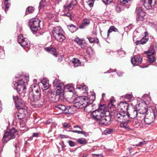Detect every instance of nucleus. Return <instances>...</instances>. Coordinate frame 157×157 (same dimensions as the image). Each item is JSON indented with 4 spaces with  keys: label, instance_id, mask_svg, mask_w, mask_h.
I'll return each mask as SVG.
<instances>
[{
    "label": "nucleus",
    "instance_id": "f257e3e1",
    "mask_svg": "<svg viewBox=\"0 0 157 157\" xmlns=\"http://www.w3.org/2000/svg\"><path fill=\"white\" fill-rule=\"evenodd\" d=\"M40 89L39 86L36 84L32 85L29 90V100L32 105L40 107L42 105L44 101L41 97Z\"/></svg>",
    "mask_w": 157,
    "mask_h": 157
},
{
    "label": "nucleus",
    "instance_id": "f03ea898",
    "mask_svg": "<svg viewBox=\"0 0 157 157\" xmlns=\"http://www.w3.org/2000/svg\"><path fill=\"white\" fill-rule=\"evenodd\" d=\"M53 85L54 89L50 95V101L56 102L59 99L62 100L64 98V93H63L64 84L60 83L58 79H55L53 82Z\"/></svg>",
    "mask_w": 157,
    "mask_h": 157
},
{
    "label": "nucleus",
    "instance_id": "7ed1b4c3",
    "mask_svg": "<svg viewBox=\"0 0 157 157\" xmlns=\"http://www.w3.org/2000/svg\"><path fill=\"white\" fill-rule=\"evenodd\" d=\"M29 81L27 77L21 76L18 79H16L13 82L14 89H16L17 93L24 97L26 92V84Z\"/></svg>",
    "mask_w": 157,
    "mask_h": 157
},
{
    "label": "nucleus",
    "instance_id": "20e7f679",
    "mask_svg": "<svg viewBox=\"0 0 157 157\" xmlns=\"http://www.w3.org/2000/svg\"><path fill=\"white\" fill-rule=\"evenodd\" d=\"M52 33L55 40L59 42H62L65 39L64 31L60 26L54 27Z\"/></svg>",
    "mask_w": 157,
    "mask_h": 157
},
{
    "label": "nucleus",
    "instance_id": "39448f33",
    "mask_svg": "<svg viewBox=\"0 0 157 157\" xmlns=\"http://www.w3.org/2000/svg\"><path fill=\"white\" fill-rule=\"evenodd\" d=\"M74 102L75 107L78 109H82L89 105L90 100L86 96L80 97L76 98Z\"/></svg>",
    "mask_w": 157,
    "mask_h": 157
},
{
    "label": "nucleus",
    "instance_id": "423d86ee",
    "mask_svg": "<svg viewBox=\"0 0 157 157\" xmlns=\"http://www.w3.org/2000/svg\"><path fill=\"white\" fill-rule=\"evenodd\" d=\"M17 134V131L14 128H12L5 133L2 141L4 143H6L10 140L14 138Z\"/></svg>",
    "mask_w": 157,
    "mask_h": 157
},
{
    "label": "nucleus",
    "instance_id": "0eeeda50",
    "mask_svg": "<svg viewBox=\"0 0 157 157\" xmlns=\"http://www.w3.org/2000/svg\"><path fill=\"white\" fill-rule=\"evenodd\" d=\"M103 105L100 106L96 110L94 111L92 113L93 118L99 121L105 115V111L103 108Z\"/></svg>",
    "mask_w": 157,
    "mask_h": 157
},
{
    "label": "nucleus",
    "instance_id": "6e6552de",
    "mask_svg": "<svg viewBox=\"0 0 157 157\" xmlns=\"http://www.w3.org/2000/svg\"><path fill=\"white\" fill-rule=\"evenodd\" d=\"M41 21L37 18L31 19L29 21V26L32 31L33 32H36L40 29V22Z\"/></svg>",
    "mask_w": 157,
    "mask_h": 157
},
{
    "label": "nucleus",
    "instance_id": "1a4fd4ad",
    "mask_svg": "<svg viewBox=\"0 0 157 157\" xmlns=\"http://www.w3.org/2000/svg\"><path fill=\"white\" fill-rule=\"evenodd\" d=\"M114 116L115 120L119 121H123L128 118L127 113L121 111L114 113Z\"/></svg>",
    "mask_w": 157,
    "mask_h": 157
},
{
    "label": "nucleus",
    "instance_id": "9d476101",
    "mask_svg": "<svg viewBox=\"0 0 157 157\" xmlns=\"http://www.w3.org/2000/svg\"><path fill=\"white\" fill-rule=\"evenodd\" d=\"M17 41L19 44L24 48H28L30 46V41L27 38H24L22 34H21L18 36Z\"/></svg>",
    "mask_w": 157,
    "mask_h": 157
},
{
    "label": "nucleus",
    "instance_id": "9b49d317",
    "mask_svg": "<svg viewBox=\"0 0 157 157\" xmlns=\"http://www.w3.org/2000/svg\"><path fill=\"white\" fill-rule=\"evenodd\" d=\"M136 21H143L144 19V17L146 15V13L143 10L142 8L137 7L136 9Z\"/></svg>",
    "mask_w": 157,
    "mask_h": 157
},
{
    "label": "nucleus",
    "instance_id": "f8f14e48",
    "mask_svg": "<svg viewBox=\"0 0 157 157\" xmlns=\"http://www.w3.org/2000/svg\"><path fill=\"white\" fill-rule=\"evenodd\" d=\"M145 103L144 102H141L136 105L135 108L138 113L144 114L147 111V109Z\"/></svg>",
    "mask_w": 157,
    "mask_h": 157
},
{
    "label": "nucleus",
    "instance_id": "ddd939ff",
    "mask_svg": "<svg viewBox=\"0 0 157 157\" xmlns=\"http://www.w3.org/2000/svg\"><path fill=\"white\" fill-rule=\"evenodd\" d=\"M155 0H145L144 6L147 10L153 9L155 6Z\"/></svg>",
    "mask_w": 157,
    "mask_h": 157
},
{
    "label": "nucleus",
    "instance_id": "4468645a",
    "mask_svg": "<svg viewBox=\"0 0 157 157\" xmlns=\"http://www.w3.org/2000/svg\"><path fill=\"white\" fill-rule=\"evenodd\" d=\"M54 108L58 109L59 110L65 111L66 114H71V108L70 107H66L63 105H55Z\"/></svg>",
    "mask_w": 157,
    "mask_h": 157
},
{
    "label": "nucleus",
    "instance_id": "2eb2a0df",
    "mask_svg": "<svg viewBox=\"0 0 157 157\" xmlns=\"http://www.w3.org/2000/svg\"><path fill=\"white\" fill-rule=\"evenodd\" d=\"M67 2H69L68 5L64 6H63L64 10L66 12H68L69 10H72L74 6L76 4L75 0H67Z\"/></svg>",
    "mask_w": 157,
    "mask_h": 157
},
{
    "label": "nucleus",
    "instance_id": "dca6fc26",
    "mask_svg": "<svg viewBox=\"0 0 157 157\" xmlns=\"http://www.w3.org/2000/svg\"><path fill=\"white\" fill-rule=\"evenodd\" d=\"M41 83L43 85L42 88L43 90L45 93H48L47 95L48 94V92H49L48 89L49 87L48 80L46 78H44L41 81Z\"/></svg>",
    "mask_w": 157,
    "mask_h": 157
},
{
    "label": "nucleus",
    "instance_id": "f3484780",
    "mask_svg": "<svg viewBox=\"0 0 157 157\" xmlns=\"http://www.w3.org/2000/svg\"><path fill=\"white\" fill-rule=\"evenodd\" d=\"M111 118L110 116H106L105 115L99 121L100 124H104L107 125L111 123Z\"/></svg>",
    "mask_w": 157,
    "mask_h": 157
},
{
    "label": "nucleus",
    "instance_id": "a211bd4d",
    "mask_svg": "<svg viewBox=\"0 0 157 157\" xmlns=\"http://www.w3.org/2000/svg\"><path fill=\"white\" fill-rule=\"evenodd\" d=\"M128 104L124 102H121L118 105V108L120 111L126 113L128 112Z\"/></svg>",
    "mask_w": 157,
    "mask_h": 157
},
{
    "label": "nucleus",
    "instance_id": "6ab92c4d",
    "mask_svg": "<svg viewBox=\"0 0 157 157\" xmlns=\"http://www.w3.org/2000/svg\"><path fill=\"white\" fill-rule=\"evenodd\" d=\"M142 60V58L139 56H135L131 59V62L132 64L134 65H137L140 64Z\"/></svg>",
    "mask_w": 157,
    "mask_h": 157
},
{
    "label": "nucleus",
    "instance_id": "aec40b11",
    "mask_svg": "<svg viewBox=\"0 0 157 157\" xmlns=\"http://www.w3.org/2000/svg\"><path fill=\"white\" fill-rule=\"evenodd\" d=\"M13 99L17 108L21 106L22 105V100L21 98H19L17 96H13Z\"/></svg>",
    "mask_w": 157,
    "mask_h": 157
},
{
    "label": "nucleus",
    "instance_id": "412c9836",
    "mask_svg": "<svg viewBox=\"0 0 157 157\" xmlns=\"http://www.w3.org/2000/svg\"><path fill=\"white\" fill-rule=\"evenodd\" d=\"M154 120L155 115L153 114L149 116L145 117L144 119V121L146 124H150L153 122Z\"/></svg>",
    "mask_w": 157,
    "mask_h": 157
},
{
    "label": "nucleus",
    "instance_id": "4be33fe9",
    "mask_svg": "<svg viewBox=\"0 0 157 157\" xmlns=\"http://www.w3.org/2000/svg\"><path fill=\"white\" fill-rule=\"evenodd\" d=\"M127 113L128 117H129L131 118H134L137 116L138 112L135 108V109H132L130 112H128Z\"/></svg>",
    "mask_w": 157,
    "mask_h": 157
},
{
    "label": "nucleus",
    "instance_id": "5701e85b",
    "mask_svg": "<svg viewBox=\"0 0 157 157\" xmlns=\"http://www.w3.org/2000/svg\"><path fill=\"white\" fill-rule=\"evenodd\" d=\"M75 41L82 48H84L87 45L86 44L83 39H81L78 37L75 38Z\"/></svg>",
    "mask_w": 157,
    "mask_h": 157
},
{
    "label": "nucleus",
    "instance_id": "b1692460",
    "mask_svg": "<svg viewBox=\"0 0 157 157\" xmlns=\"http://www.w3.org/2000/svg\"><path fill=\"white\" fill-rule=\"evenodd\" d=\"M145 52L147 54L148 58L150 59V60L151 61V62H152L153 61L151 59V58H152L153 59L152 55L155 54V51L153 47H151L146 52Z\"/></svg>",
    "mask_w": 157,
    "mask_h": 157
},
{
    "label": "nucleus",
    "instance_id": "393cba45",
    "mask_svg": "<svg viewBox=\"0 0 157 157\" xmlns=\"http://www.w3.org/2000/svg\"><path fill=\"white\" fill-rule=\"evenodd\" d=\"M144 34H145V37H143L142 39L140 40H136V43L137 45L140 44H144L147 41V39L145 38L147 34V32H144Z\"/></svg>",
    "mask_w": 157,
    "mask_h": 157
},
{
    "label": "nucleus",
    "instance_id": "a878e982",
    "mask_svg": "<svg viewBox=\"0 0 157 157\" xmlns=\"http://www.w3.org/2000/svg\"><path fill=\"white\" fill-rule=\"evenodd\" d=\"M90 23V21L89 19L85 18L83 21L82 24L80 25L79 28L81 29L84 28L85 27L87 26Z\"/></svg>",
    "mask_w": 157,
    "mask_h": 157
},
{
    "label": "nucleus",
    "instance_id": "bb28decb",
    "mask_svg": "<svg viewBox=\"0 0 157 157\" xmlns=\"http://www.w3.org/2000/svg\"><path fill=\"white\" fill-rule=\"evenodd\" d=\"M62 125L63 128L68 131L71 132V130L73 129L71 125L68 123L64 122L62 124Z\"/></svg>",
    "mask_w": 157,
    "mask_h": 157
},
{
    "label": "nucleus",
    "instance_id": "cd10ccee",
    "mask_svg": "<svg viewBox=\"0 0 157 157\" xmlns=\"http://www.w3.org/2000/svg\"><path fill=\"white\" fill-rule=\"evenodd\" d=\"M52 46L51 45V47H50V53L56 57L57 56L58 53L56 49L55 48L52 47Z\"/></svg>",
    "mask_w": 157,
    "mask_h": 157
},
{
    "label": "nucleus",
    "instance_id": "c85d7f7f",
    "mask_svg": "<svg viewBox=\"0 0 157 157\" xmlns=\"http://www.w3.org/2000/svg\"><path fill=\"white\" fill-rule=\"evenodd\" d=\"M47 0H41L39 3V10H40L43 7L47 5V2L48 1H46Z\"/></svg>",
    "mask_w": 157,
    "mask_h": 157
},
{
    "label": "nucleus",
    "instance_id": "c756f323",
    "mask_svg": "<svg viewBox=\"0 0 157 157\" xmlns=\"http://www.w3.org/2000/svg\"><path fill=\"white\" fill-rule=\"evenodd\" d=\"M67 27L71 33H73L75 32L77 29V28L76 27V26L73 24L68 25L67 26Z\"/></svg>",
    "mask_w": 157,
    "mask_h": 157
},
{
    "label": "nucleus",
    "instance_id": "7c9ffc66",
    "mask_svg": "<svg viewBox=\"0 0 157 157\" xmlns=\"http://www.w3.org/2000/svg\"><path fill=\"white\" fill-rule=\"evenodd\" d=\"M121 122L120 124V126L124 128H127V125L130 122V121L128 119L125 121H120Z\"/></svg>",
    "mask_w": 157,
    "mask_h": 157
},
{
    "label": "nucleus",
    "instance_id": "2f4dec72",
    "mask_svg": "<svg viewBox=\"0 0 157 157\" xmlns=\"http://www.w3.org/2000/svg\"><path fill=\"white\" fill-rule=\"evenodd\" d=\"M118 29L116 28L115 26H111L108 31L107 36L108 37L110 33H112L113 31L114 32L117 31Z\"/></svg>",
    "mask_w": 157,
    "mask_h": 157
},
{
    "label": "nucleus",
    "instance_id": "473e14b6",
    "mask_svg": "<svg viewBox=\"0 0 157 157\" xmlns=\"http://www.w3.org/2000/svg\"><path fill=\"white\" fill-rule=\"evenodd\" d=\"M72 63L75 67H78L81 64L79 60L77 58H74L73 59Z\"/></svg>",
    "mask_w": 157,
    "mask_h": 157
},
{
    "label": "nucleus",
    "instance_id": "72a5a7b5",
    "mask_svg": "<svg viewBox=\"0 0 157 157\" xmlns=\"http://www.w3.org/2000/svg\"><path fill=\"white\" fill-rule=\"evenodd\" d=\"M64 88L63 89V91L64 90H66V89H68V90L67 91H69L70 92H71L73 91L74 89L73 87L71 85H67L65 86L64 85Z\"/></svg>",
    "mask_w": 157,
    "mask_h": 157
},
{
    "label": "nucleus",
    "instance_id": "f704fd0d",
    "mask_svg": "<svg viewBox=\"0 0 157 157\" xmlns=\"http://www.w3.org/2000/svg\"><path fill=\"white\" fill-rule=\"evenodd\" d=\"M144 114L138 113V115L136 117L137 120L139 121H141L143 119H144L145 117Z\"/></svg>",
    "mask_w": 157,
    "mask_h": 157
},
{
    "label": "nucleus",
    "instance_id": "c9c22d12",
    "mask_svg": "<svg viewBox=\"0 0 157 157\" xmlns=\"http://www.w3.org/2000/svg\"><path fill=\"white\" fill-rule=\"evenodd\" d=\"M77 142L80 144H86V139L83 138L78 139L77 140Z\"/></svg>",
    "mask_w": 157,
    "mask_h": 157
},
{
    "label": "nucleus",
    "instance_id": "e433bc0d",
    "mask_svg": "<svg viewBox=\"0 0 157 157\" xmlns=\"http://www.w3.org/2000/svg\"><path fill=\"white\" fill-rule=\"evenodd\" d=\"M0 53H1V56L0 57L1 59H3L5 56L4 51L3 48L0 46Z\"/></svg>",
    "mask_w": 157,
    "mask_h": 157
},
{
    "label": "nucleus",
    "instance_id": "4c0bfd02",
    "mask_svg": "<svg viewBox=\"0 0 157 157\" xmlns=\"http://www.w3.org/2000/svg\"><path fill=\"white\" fill-rule=\"evenodd\" d=\"M87 38L89 40V42L91 43H92L95 42H96V43L97 44H98L99 43V40H98V39H97V41H95L96 40L94 38L90 37H88Z\"/></svg>",
    "mask_w": 157,
    "mask_h": 157
},
{
    "label": "nucleus",
    "instance_id": "58836bf2",
    "mask_svg": "<svg viewBox=\"0 0 157 157\" xmlns=\"http://www.w3.org/2000/svg\"><path fill=\"white\" fill-rule=\"evenodd\" d=\"M18 113L21 114H24L26 115L27 113V111L23 108H20L19 109Z\"/></svg>",
    "mask_w": 157,
    "mask_h": 157
},
{
    "label": "nucleus",
    "instance_id": "ea45409f",
    "mask_svg": "<svg viewBox=\"0 0 157 157\" xmlns=\"http://www.w3.org/2000/svg\"><path fill=\"white\" fill-rule=\"evenodd\" d=\"M121 5L119 4H117L115 6V9L116 11L117 12H120L121 11Z\"/></svg>",
    "mask_w": 157,
    "mask_h": 157
},
{
    "label": "nucleus",
    "instance_id": "a19ab883",
    "mask_svg": "<svg viewBox=\"0 0 157 157\" xmlns=\"http://www.w3.org/2000/svg\"><path fill=\"white\" fill-rule=\"evenodd\" d=\"M94 1L95 0H87V4L90 7L93 6Z\"/></svg>",
    "mask_w": 157,
    "mask_h": 157
},
{
    "label": "nucleus",
    "instance_id": "79ce46f5",
    "mask_svg": "<svg viewBox=\"0 0 157 157\" xmlns=\"http://www.w3.org/2000/svg\"><path fill=\"white\" fill-rule=\"evenodd\" d=\"M71 132H75V133H77L78 134H81L84 135L85 136H86V132L84 131H77V130H73L71 131Z\"/></svg>",
    "mask_w": 157,
    "mask_h": 157
},
{
    "label": "nucleus",
    "instance_id": "37998d69",
    "mask_svg": "<svg viewBox=\"0 0 157 157\" xmlns=\"http://www.w3.org/2000/svg\"><path fill=\"white\" fill-rule=\"evenodd\" d=\"M26 115L24 114H21L20 113H18L17 117L18 119L21 120L24 118Z\"/></svg>",
    "mask_w": 157,
    "mask_h": 157
},
{
    "label": "nucleus",
    "instance_id": "c03bdc74",
    "mask_svg": "<svg viewBox=\"0 0 157 157\" xmlns=\"http://www.w3.org/2000/svg\"><path fill=\"white\" fill-rule=\"evenodd\" d=\"M76 88L81 90L85 89L86 91L88 89L87 87L85 85L80 86V87H77Z\"/></svg>",
    "mask_w": 157,
    "mask_h": 157
},
{
    "label": "nucleus",
    "instance_id": "a18cd8bd",
    "mask_svg": "<svg viewBox=\"0 0 157 157\" xmlns=\"http://www.w3.org/2000/svg\"><path fill=\"white\" fill-rule=\"evenodd\" d=\"M147 142L144 140L140 142L138 144H136V145L138 146H141L142 145L147 144Z\"/></svg>",
    "mask_w": 157,
    "mask_h": 157
},
{
    "label": "nucleus",
    "instance_id": "49530a36",
    "mask_svg": "<svg viewBox=\"0 0 157 157\" xmlns=\"http://www.w3.org/2000/svg\"><path fill=\"white\" fill-rule=\"evenodd\" d=\"M113 129H107L105 131V132L107 134H110L113 132Z\"/></svg>",
    "mask_w": 157,
    "mask_h": 157
},
{
    "label": "nucleus",
    "instance_id": "de8ad7c7",
    "mask_svg": "<svg viewBox=\"0 0 157 157\" xmlns=\"http://www.w3.org/2000/svg\"><path fill=\"white\" fill-rule=\"evenodd\" d=\"M63 15L64 16H67V17H70V19L71 20H72V17H73L71 15V13L68 12H67L66 13H64Z\"/></svg>",
    "mask_w": 157,
    "mask_h": 157
},
{
    "label": "nucleus",
    "instance_id": "09e8293b",
    "mask_svg": "<svg viewBox=\"0 0 157 157\" xmlns=\"http://www.w3.org/2000/svg\"><path fill=\"white\" fill-rule=\"evenodd\" d=\"M33 10L34 9L33 7H29L27 8L26 10L27 11L30 13H32Z\"/></svg>",
    "mask_w": 157,
    "mask_h": 157
},
{
    "label": "nucleus",
    "instance_id": "8fccbe9b",
    "mask_svg": "<svg viewBox=\"0 0 157 157\" xmlns=\"http://www.w3.org/2000/svg\"><path fill=\"white\" fill-rule=\"evenodd\" d=\"M8 0H7V1H6V0H5V4L6 6V9H5V11L6 12V11L8 9L9 7L10 6V4L8 2Z\"/></svg>",
    "mask_w": 157,
    "mask_h": 157
},
{
    "label": "nucleus",
    "instance_id": "3c124183",
    "mask_svg": "<svg viewBox=\"0 0 157 157\" xmlns=\"http://www.w3.org/2000/svg\"><path fill=\"white\" fill-rule=\"evenodd\" d=\"M132 96L129 94H126L125 96V98L127 99L128 101H130L131 99Z\"/></svg>",
    "mask_w": 157,
    "mask_h": 157
},
{
    "label": "nucleus",
    "instance_id": "603ef678",
    "mask_svg": "<svg viewBox=\"0 0 157 157\" xmlns=\"http://www.w3.org/2000/svg\"><path fill=\"white\" fill-rule=\"evenodd\" d=\"M68 143L71 147H74L75 146V143L71 140H69L68 141Z\"/></svg>",
    "mask_w": 157,
    "mask_h": 157
},
{
    "label": "nucleus",
    "instance_id": "864d4df0",
    "mask_svg": "<svg viewBox=\"0 0 157 157\" xmlns=\"http://www.w3.org/2000/svg\"><path fill=\"white\" fill-rule=\"evenodd\" d=\"M93 157H103L102 154H92Z\"/></svg>",
    "mask_w": 157,
    "mask_h": 157
},
{
    "label": "nucleus",
    "instance_id": "5fc2aeb1",
    "mask_svg": "<svg viewBox=\"0 0 157 157\" xmlns=\"http://www.w3.org/2000/svg\"><path fill=\"white\" fill-rule=\"evenodd\" d=\"M119 1L121 3L123 4H126L128 3L130 0H119Z\"/></svg>",
    "mask_w": 157,
    "mask_h": 157
},
{
    "label": "nucleus",
    "instance_id": "6e6d98bb",
    "mask_svg": "<svg viewBox=\"0 0 157 157\" xmlns=\"http://www.w3.org/2000/svg\"><path fill=\"white\" fill-rule=\"evenodd\" d=\"M102 1L104 3L107 4H109L113 0H102Z\"/></svg>",
    "mask_w": 157,
    "mask_h": 157
},
{
    "label": "nucleus",
    "instance_id": "4d7b16f0",
    "mask_svg": "<svg viewBox=\"0 0 157 157\" xmlns=\"http://www.w3.org/2000/svg\"><path fill=\"white\" fill-rule=\"evenodd\" d=\"M60 136L61 138H68V136L67 135H60Z\"/></svg>",
    "mask_w": 157,
    "mask_h": 157
},
{
    "label": "nucleus",
    "instance_id": "13d9d810",
    "mask_svg": "<svg viewBox=\"0 0 157 157\" xmlns=\"http://www.w3.org/2000/svg\"><path fill=\"white\" fill-rule=\"evenodd\" d=\"M73 128H79L80 130H82V128H83V127H81L80 126L77 125H75L74 126Z\"/></svg>",
    "mask_w": 157,
    "mask_h": 157
},
{
    "label": "nucleus",
    "instance_id": "bf43d9fd",
    "mask_svg": "<svg viewBox=\"0 0 157 157\" xmlns=\"http://www.w3.org/2000/svg\"><path fill=\"white\" fill-rule=\"evenodd\" d=\"M63 59V56H59L58 59V61L59 62H61Z\"/></svg>",
    "mask_w": 157,
    "mask_h": 157
},
{
    "label": "nucleus",
    "instance_id": "052dcab7",
    "mask_svg": "<svg viewBox=\"0 0 157 157\" xmlns=\"http://www.w3.org/2000/svg\"><path fill=\"white\" fill-rule=\"evenodd\" d=\"M154 55H152V56L153 57V59L152 58H151V59L153 61L152 62H151V61L150 60V59L148 58L149 59V62L151 63H153L154 61H155V57H154Z\"/></svg>",
    "mask_w": 157,
    "mask_h": 157
},
{
    "label": "nucleus",
    "instance_id": "680f3d73",
    "mask_svg": "<svg viewBox=\"0 0 157 157\" xmlns=\"http://www.w3.org/2000/svg\"><path fill=\"white\" fill-rule=\"evenodd\" d=\"M38 133H35L33 134L32 137H37L38 136Z\"/></svg>",
    "mask_w": 157,
    "mask_h": 157
},
{
    "label": "nucleus",
    "instance_id": "e2e57ef3",
    "mask_svg": "<svg viewBox=\"0 0 157 157\" xmlns=\"http://www.w3.org/2000/svg\"><path fill=\"white\" fill-rule=\"evenodd\" d=\"M20 125L21 127L22 128L24 127L25 125V124H24L21 123V122H20Z\"/></svg>",
    "mask_w": 157,
    "mask_h": 157
},
{
    "label": "nucleus",
    "instance_id": "0e129e2a",
    "mask_svg": "<svg viewBox=\"0 0 157 157\" xmlns=\"http://www.w3.org/2000/svg\"><path fill=\"white\" fill-rule=\"evenodd\" d=\"M117 75L119 76H121L122 75V73L121 72H119L117 73Z\"/></svg>",
    "mask_w": 157,
    "mask_h": 157
},
{
    "label": "nucleus",
    "instance_id": "69168bd1",
    "mask_svg": "<svg viewBox=\"0 0 157 157\" xmlns=\"http://www.w3.org/2000/svg\"><path fill=\"white\" fill-rule=\"evenodd\" d=\"M45 50L47 51L48 52H49V48L48 47H46L44 48Z\"/></svg>",
    "mask_w": 157,
    "mask_h": 157
},
{
    "label": "nucleus",
    "instance_id": "338daca9",
    "mask_svg": "<svg viewBox=\"0 0 157 157\" xmlns=\"http://www.w3.org/2000/svg\"><path fill=\"white\" fill-rule=\"evenodd\" d=\"M128 151L130 152V153H131L130 151L132 149V148L131 147H129L128 148Z\"/></svg>",
    "mask_w": 157,
    "mask_h": 157
},
{
    "label": "nucleus",
    "instance_id": "774afa93",
    "mask_svg": "<svg viewBox=\"0 0 157 157\" xmlns=\"http://www.w3.org/2000/svg\"><path fill=\"white\" fill-rule=\"evenodd\" d=\"M66 147V146L64 145L63 144L62 146V149H63V148H64Z\"/></svg>",
    "mask_w": 157,
    "mask_h": 157
}]
</instances>
